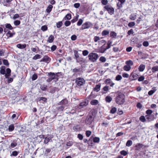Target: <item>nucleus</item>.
<instances>
[{
	"instance_id": "nucleus-20",
	"label": "nucleus",
	"mask_w": 158,
	"mask_h": 158,
	"mask_svg": "<svg viewBox=\"0 0 158 158\" xmlns=\"http://www.w3.org/2000/svg\"><path fill=\"white\" fill-rule=\"evenodd\" d=\"M54 39V36L51 35L49 36L47 41L49 43H51L53 42Z\"/></svg>"
},
{
	"instance_id": "nucleus-26",
	"label": "nucleus",
	"mask_w": 158,
	"mask_h": 158,
	"mask_svg": "<svg viewBox=\"0 0 158 158\" xmlns=\"http://www.w3.org/2000/svg\"><path fill=\"white\" fill-rule=\"evenodd\" d=\"M74 54L75 58L77 60V62H79V61H78L77 59L79 57V56L78 53V52L77 50H74Z\"/></svg>"
},
{
	"instance_id": "nucleus-3",
	"label": "nucleus",
	"mask_w": 158,
	"mask_h": 158,
	"mask_svg": "<svg viewBox=\"0 0 158 158\" xmlns=\"http://www.w3.org/2000/svg\"><path fill=\"white\" fill-rule=\"evenodd\" d=\"M89 60L92 62H95L99 57L98 55L96 53L91 52L89 55Z\"/></svg>"
},
{
	"instance_id": "nucleus-50",
	"label": "nucleus",
	"mask_w": 158,
	"mask_h": 158,
	"mask_svg": "<svg viewBox=\"0 0 158 158\" xmlns=\"http://www.w3.org/2000/svg\"><path fill=\"white\" fill-rule=\"evenodd\" d=\"M63 24L62 21H59L56 23V26L57 28H59L61 27Z\"/></svg>"
},
{
	"instance_id": "nucleus-16",
	"label": "nucleus",
	"mask_w": 158,
	"mask_h": 158,
	"mask_svg": "<svg viewBox=\"0 0 158 158\" xmlns=\"http://www.w3.org/2000/svg\"><path fill=\"white\" fill-rule=\"evenodd\" d=\"M143 145L141 143H138L135 147V150L137 151L139 150L143 147Z\"/></svg>"
},
{
	"instance_id": "nucleus-55",
	"label": "nucleus",
	"mask_w": 158,
	"mask_h": 158,
	"mask_svg": "<svg viewBox=\"0 0 158 158\" xmlns=\"http://www.w3.org/2000/svg\"><path fill=\"white\" fill-rule=\"evenodd\" d=\"M122 79V77L121 75H117L115 77V80L117 81H119L121 80Z\"/></svg>"
},
{
	"instance_id": "nucleus-53",
	"label": "nucleus",
	"mask_w": 158,
	"mask_h": 158,
	"mask_svg": "<svg viewBox=\"0 0 158 158\" xmlns=\"http://www.w3.org/2000/svg\"><path fill=\"white\" fill-rule=\"evenodd\" d=\"M20 21L19 20H16L14 21V23L16 26L19 25L20 24Z\"/></svg>"
},
{
	"instance_id": "nucleus-19",
	"label": "nucleus",
	"mask_w": 158,
	"mask_h": 158,
	"mask_svg": "<svg viewBox=\"0 0 158 158\" xmlns=\"http://www.w3.org/2000/svg\"><path fill=\"white\" fill-rule=\"evenodd\" d=\"M106 48L104 45L102 46L99 49L98 52L100 53H103L106 50Z\"/></svg>"
},
{
	"instance_id": "nucleus-28",
	"label": "nucleus",
	"mask_w": 158,
	"mask_h": 158,
	"mask_svg": "<svg viewBox=\"0 0 158 158\" xmlns=\"http://www.w3.org/2000/svg\"><path fill=\"white\" fill-rule=\"evenodd\" d=\"M48 86L45 84L41 85L40 86L41 89L43 91H45L47 89Z\"/></svg>"
},
{
	"instance_id": "nucleus-31",
	"label": "nucleus",
	"mask_w": 158,
	"mask_h": 158,
	"mask_svg": "<svg viewBox=\"0 0 158 158\" xmlns=\"http://www.w3.org/2000/svg\"><path fill=\"white\" fill-rule=\"evenodd\" d=\"M14 125L11 124L9 126L8 129L9 132H12L14 130Z\"/></svg>"
},
{
	"instance_id": "nucleus-14",
	"label": "nucleus",
	"mask_w": 158,
	"mask_h": 158,
	"mask_svg": "<svg viewBox=\"0 0 158 158\" xmlns=\"http://www.w3.org/2000/svg\"><path fill=\"white\" fill-rule=\"evenodd\" d=\"M59 91V89L58 88L55 87H51L50 89L49 92L52 94L54 93L55 92L58 91Z\"/></svg>"
},
{
	"instance_id": "nucleus-36",
	"label": "nucleus",
	"mask_w": 158,
	"mask_h": 158,
	"mask_svg": "<svg viewBox=\"0 0 158 158\" xmlns=\"http://www.w3.org/2000/svg\"><path fill=\"white\" fill-rule=\"evenodd\" d=\"M129 18L131 20H135L136 18V15L134 14H131L130 15Z\"/></svg>"
},
{
	"instance_id": "nucleus-11",
	"label": "nucleus",
	"mask_w": 158,
	"mask_h": 158,
	"mask_svg": "<svg viewBox=\"0 0 158 158\" xmlns=\"http://www.w3.org/2000/svg\"><path fill=\"white\" fill-rule=\"evenodd\" d=\"M68 103V101L66 99H64L59 102L58 104L60 105L64 106Z\"/></svg>"
},
{
	"instance_id": "nucleus-22",
	"label": "nucleus",
	"mask_w": 158,
	"mask_h": 158,
	"mask_svg": "<svg viewBox=\"0 0 158 158\" xmlns=\"http://www.w3.org/2000/svg\"><path fill=\"white\" fill-rule=\"evenodd\" d=\"M53 6L52 5H49L46 9V11L48 13H49L52 11Z\"/></svg>"
},
{
	"instance_id": "nucleus-21",
	"label": "nucleus",
	"mask_w": 158,
	"mask_h": 158,
	"mask_svg": "<svg viewBox=\"0 0 158 158\" xmlns=\"http://www.w3.org/2000/svg\"><path fill=\"white\" fill-rule=\"evenodd\" d=\"M16 46L18 48L22 49H24L26 48V45L25 44H17V45Z\"/></svg>"
},
{
	"instance_id": "nucleus-37",
	"label": "nucleus",
	"mask_w": 158,
	"mask_h": 158,
	"mask_svg": "<svg viewBox=\"0 0 158 158\" xmlns=\"http://www.w3.org/2000/svg\"><path fill=\"white\" fill-rule=\"evenodd\" d=\"M120 153L121 155L125 156L127 155L128 153L127 151L123 150L120 152Z\"/></svg>"
},
{
	"instance_id": "nucleus-57",
	"label": "nucleus",
	"mask_w": 158,
	"mask_h": 158,
	"mask_svg": "<svg viewBox=\"0 0 158 158\" xmlns=\"http://www.w3.org/2000/svg\"><path fill=\"white\" fill-rule=\"evenodd\" d=\"M37 75L36 74H34L32 76V81H34L37 78Z\"/></svg>"
},
{
	"instance_id": "nucleus-24",
	"label": "nucleus",
	"mask_w": 158,
	"mask_h": 158,
	"mask_svg": "<svg viewBox=\"0 0 158 158\" xmlns=\"http://www.w3.org/2000/svg\"><path fill=\"white\" fill-rule=\"evenodd\" d=\"M112 42L110 40L108 41L107 43V46L106 47V49L107 50L110 48L111 46H113L114 44L112 45Z\"/></svg>"
},
{
	"instance_id": "nucleus-27",
	"label": "nucleus",
	"mask_w": 158,
	"mask_h": 158,
	"mask_svg": "<svg viewBox=\"0 0 158 158\" xmlns=\"http://www.w3.org/2000/svg\"><path fill=\"white\" fill-rule=\"evenodd\" d=\"M79 15H77L75 17H74V18L71 20V23H73L78 20Z\"/></svg>"
},
{
	"instance_id": "nucleus-34",
	"label": "nucleus",
	"mask_w": 158,
	"mask_h": 158,
	"mask_svg": "<svg viewBox=\"0 0 158 158\" xmlns=\"http://www.w3.org/2000/svg\"><path fill=\"white\" fill-rule=\"evenodd\" d=\"M98 102L97 100H93L90 102V104L93 105H97Z\"/></svg>"
},
{
	"instance_id": "nucleus-48",
	"label": "nucleus",
	"mask_w": 158,
	"mask_h": 158,
	"mask_svg": "<svg viewBox=\"0 0 158 158\" xmlns=\"http://www.w3.org/2000/svg\"><path fill=\"white\" fill-rule=\"evenodd\" d=\"M83 22V20L81 19H79L77 23V25L78 26H80L82 25Z\"/></svg>"
},
{
	"instance_id": "nucleus-5",
	"label": "nucleus",
	"mask_w": 158,
	"mask_h": 158,
	"mask_svg": "<svg viewBox=\"0 0 158 158\" xmlns=\"http://www.w3.org/2000/svg\"><path fill=\"white\" fill-rule=\"evenodd\" d=\"M93 26L92 23L89 21L86 22L82 25L80 28V30H83L85 29H88Z\"/></svg>"
},
{
	"instance_id": "nucleus-25",
	"label": "nucleus",
	"mask_w": 158,
	"mask_h": 158,
	"mask_svg": "<svg viewBox=\"0 0 158 158\" xmlns=\"http://www.w3.org/2000/svg\"><path fill=\"white\" fill-rule=\"evenodd\" d=\"M145 65L143 64H141L138 68L139 71L140 72H143L145 68Z\"/></svg>"
},
{
	"instance_id": "nucleus-46",
	"label": "nucleus",
	"mask_w": 158,
	"mask_h": 158,
	"mask_svg": "<svg viewBox=\"0 0 158 158\" xmlns=\"http://www.w3.org/2000/svg\"><path fill=\"white\" fill-rule=\"evenodd\" d=\"M3 62L4 65L7 66H9V63L8 61L7 60L4 59L3 60Z\"/></svg>"
},
{
	"instance_id": "nucleus-59",
	"label": "nucleus",
	"mask_w": 158,
	"mask_h": 158,
	"mask_svg": "<svg viewBox=\"0 0 158 158\" xmlns=\"http://www.w3.org/2000/svg\"><path fill=\"white\" fill-rule=\"evenodd\" d=\"M135 25V23L134 22H131L128 24V26L130 27H132Z\"/></svg>"
},
{
	"instance_id": "nucleus-4",
	"label": "nucleus",
	"mask_w": 158,
	"mask_h": 158,
	"mask_svg": "<svg viewBox=\"0 0 158 158\" xmlns=\"http://www.w3.org/2000/svg\"><path fill=\"white\" fill-rule=\"evenodd\" d=\"M11 70L10 68H8L6 69V73L5 75V78L8 79V82L10 83L13 81V79L12 78L9 77L11 75Z\"/></svg>"
},
{
	"instance_id": "nucleus-52",
	"label": "nucleus",
	"mask_w": 158,
	"mask_h": 158,
	"mask_svg": "<svg viewBox=\"0 0 158 158\" xmlns=\"http://www.w3.org/2000/svg\"><path fill=\"white\" fill-rule=\"evenodd\" d=\"M112 81L111 80V79L110 78H108L106 79L105 81V83L106 84H110V83Z\"/></svg>"
},
{
	"instance_id": "nucleus-44",
	"label": "nucleus",
	"mask_w": 158,
	"mask_h": 158,
	"mask_svg": "<svg viewBox=\"0 0 158 158\" xmlns=\"http://www.w3.org/2000/svg\"><path fill=\"white\" fill-rule=\"evenodd\" d=\"M71 18V15L70 14H67L65 17V19L68 20H70Z\"/></svg>"
},
{
	"instance_id": "nucleus-7",
	"label": "nucleus",
	"mask_w": 158,
	"mask_h": 158,
	"mask_svg": "<svg viewBox=\"0 0 158 158\" xmlns=\"http://www.w3.org/2000/svg\"><path fill=\"white\" fill-rule=\"evenodd\" d=\"M104 8L106 10L108 13L110 15H112L114 14V9L109 5L105 6Z\"/></svg>"
},
{
	"instance_id": "nucleus-1",
	"label": "nucleus",
	"mask_w": 158,
	"mask_h": 158,
	"mask_svg": "<svg viewBox=\"0 0 158 158\" xmlns=\"http://www.w3.org/2000/svg\"><path fill=\"white\" fill-rule=\"evenodd\" d=\"M115 94L116 96L114 99L116 103L118 105H123L125 102V95L120 92H118Z\"/></svg>"
},
{
	"instance_id": "nucleus-64",
	"label": "nucleus",
	"mask_w": 158,
	"mask_h": 158,
	"mask_svg": "<svg viewBox=\"0 0 158 158\" xmlns=\"http://www.w3.org/2000/svg\"><path fill=\"white\" fill-rule=\"evenodd\" d=\"M71 21H66L65 22L64 25L66 27L69 26L71 24Z\"/></svg>"
},
{
	"instance_id": "nucleus-30",
	"label": "nucleus",
	"mask_w": 158,
	"mask_h": 158,
	"mask_svg": "<svg viewBox=\"0 0 158 158\" xmlns=\"http://www.w3.org/2000/svg\"><path fill=\"white\" fill-rule=\"evenodd\" d=\"M112 100V98L109 96H107L105 98V100L106 102L110 103V102Z\"/></svg>"
},
{
	"instance_id": "nucleus-8",
	"label": "nucleus",
	"mask_w": 158,
	"mask_h": 158,
	"mask_svg": "<svg viewBox=\"0 0 158 158\" xmlns=\"http://www.w3.org/2000/svg\"><path fill=\"white\" fill-rule=\"evenodd\" d=\"M17 140L14 139L11 141L10 144L9 146V148L12 150H14V148L17 145Z\"/></svg>"
},
{
	"instance_id": "nucleus-58",
	"label": "nucleus",
	"mask_w": 158,
	"mask_h": 158,
	"mask_svg": "<svg viewBox=\"0 0 158 158\" xmlns=\"http://www.w3.org/2000/svg\"><path fill=\"white\" fill-rule=\"evenodd\" d=\"M18 154V153L17 151H14L12 152V154H11L10 156H16Z\"/></svg>"
},
{
	"instance_id": "nucleus-45",
	"label": "nucleus",
	"mask_w": 158,
	"mask_h": 158,
	"mask_svg": "<svg viewBox=\"0 0 158 158\" xmlns=\"http://www.w3.org/2000/svg\"><path fill=\"white\" fill-rule=\"evenodd\" d=\"M132 141L129 140H128L127 142V143H126V145L127 147H130L132 145Z\"/></svg>"
},
{
	"instance_id": "nucleus-40",
	"label": "nucleus",
	"mask_w": 158,
	"mask_h": 158,
	"mask_svg": "<svg viewBox=\"0 0 158 158\" xmlns=\"http://www.w3.org/2000/svg\"><path fill=\"white\" fill-rule=\"evenodd\" d=\"M6 28L10 30H12L13 29V27L11 26V24L9 23L6 24Z\"/></svg>"
},
{
	"instance_id": "nucleus-51",
	"label": "nucleus",
	"mask_w": 158,
	"mask_h": 158,
	"mask_svg": "<svg viewBox=\"0 0 158 158\" xmlns=\"http://www.w3.org/2000/svg\"><path fill=\"white\" fill-rule=\"evenodd\" d=\"M139 120L142 122H144L146 121V119L144 116H141L139 117Z\"/></svg>"
},
{
	"instance_id": "nucleus-10",
	"label": "nucleus",
	"mask_w": 158,
	"mask_h": 158,
	"mask_svg": "<svg viewBox=\"0 0 158 158\" xmlns=\"http://www.w3.org/2000/svg\"><path fill=\"white\" fill-rule=\"evenodd\" d=\"M138 78V75L135 73H132L130 76V79L131 81L136 80Z\"/></svg>"
},
{
	"instance_id": "nucleus-32",
	"label": "nucleus",
	"mask_w": 158,
	"mask_h": 158,
	"mask_svg": "<svg viewBox=\"0 0 158 158\" xmlns=\"http://www.w3.org/2000/svg\"><path fill=\"white\" fill-rule=\"evenodd\" d=\"M15 33L14 32L13 33L11 32L10 31H9L6 34V35L8 36V38L12 37L13 35L15 34Z\"/></svg>"
},
{
	"instance_id": "nucleus-29",
	"label": "nucleus",
	"mask_w": 158,
	"mask_h": 158,
	"mask_svg": "<svg viewBox=\"0 0 158 158\" xmlns=\"http://www.w3.org/2000/svg\"><path fill=\"white\" fill-rule=\"evenodd\" d=\"M151 71L152 73H154L158 71V66H153L152 68Z\"/></svg>"
},
{
	"instance_id": "nucleus-17",
	"label": "nucleus",
	"mask_w": 158,
	"mask_h": 158,
	"mask_svg": "<svg viewBox=\"0 0 158 158\" xmlns=\"http://www.w3.org/2000/svg\"><path fill=\"white\" fill-rule=\"evenodd\" d=\"M101 86V83H99L98 84L96 85L94 89V90L97 92H98L100 90Z\"/></svg>"
},
{
	"instance_id": "nucleus-33",
	"label": "nucleus",
	"mask_w": 158,
	"mask_h": 158,
	"mask_svg": "<svg viewBox=\"0 0 158 158\" xmlns=\"http://www.w3.org/2000/svg\"><path fill=\"white\" fill-rule=\"evenodd\" d=\"M109 33V31L106 30H104L102 31V34L103 36H105L108 35Z\"/></svg>"
},
{
	"instance_id": "nucleus-56",
	"label": "nucleus",
	"mask_w": 158,
	"mask_h": 158,
	"mask_svg": "<svg viewBox=\"0 0 158 158\" xmlns=\"http://www.w3.org/2000/svg\"><path fill=\"white\" fill-rule=\"evenodd\" d=\"M99 60L100 61L102 62H104L106 61V58L104 57L101 56L100 57L99 59Z\"/></svg>"
},
{
	"instance_id": "nucleus-42",
	"label": "nucleus",
	"mask_w": 158,
	"mask_h": 158,
	"mask_svg": "<svg viewBox=\"0 0 158 158\" xmlns=\"http://www.w3.org/2000/svg\"><path fill=\"white\" fill-rule=\"evenodd\" d=\"M51 139L50 138V137H46L44 138V143L45 144H47L48 142L50 141V140Z\"/></svg>"
},
{
	"instance_id": "nucleus-43",
	"label": "nucleus",
	"mask_w": 158,
	"mask_h": 158,
	"mask_svg": "<svg viewBox=\"0 0 158 158\" xmlns=\"http://www.w3.org/2000/svg\"><path fill=\"white\" fill-rule=\"evenodd\" d=\"M41 56L40 55L38 54H36L33 57V59L36 60L41 58Z\"/></svg>"
},
{
	"instance_id": "nucleus-60",
	"label": "nucleus",
	"mask_w": 158,
	"mask_h": 158,
	"mask_svg": "<svg viewBox=\"0 0 158 158\" xmlns=\"http://www.w3.org/2000/svg\"><path fill=\"white\" fill-rule=\"evenodd\" d=\"M89 53L88 51L87 50H85L82 52V54L84 56H87Z\"/></svg>"
},
{
	"instance_id": "nucleus-38",
	"label": "nucleus",
	"mask_w": 158,
	"mask_h": 158,
	"mask_svg": "<svg viewBox=\"0 0 158 158\" xmlns=\"http://www.w3.org/2000/svg\"><path fill=\"white\" fill-rule=\"evenodd\" d=\"M126 64L127 65L131 66L133 64V62L132 61L130 60L129 61H126Z\"/></svg>"
},
{
	"instance_id": "nucleus-13",
	"label": "nucleus",
	"mask_w": 158,
	"mask_h": 158,
	"mask_svg": "<svg viewBox=\"0 0 158 158\" xmlns=\"http://www.w3.org/2000/svg\"><path fill=\"white\" fill-rule=\"evenodd\" d=\"M88 104V101L87 100H85L84 102H81L79 106L83 108L86 106Z\"/></svg>"
},
{
	"instance_id": "nucleus-23",
	"label": "nucleus",
	"mask_w": 158,
	"mask_h": 158,
	"mask_svg": "<svg viewBox=\"0 0 158 158\" xmlns=\"http://www.w3.org/2000/svg\"><path fill=\"white\" fill-rule=\"evenodd\" d=\"M48 75L49 77H50L53 78V80L56 78V75L54 73H48Z\"/></svg>"
},
{
	"instance_id": "nucleus-41",
	"label": "nucleus",
	"mask_w": 158,
	"mask_h": 158,
	"mask_svg": "<svg viewBox=\"0 0 158 158\" xmlns=\"http://www.w3.org/2000/svg\"><path fill=\"white\" fill-rule=\"evenodd\" d=\"M131 69V66H128L127 65H125L123 67V69L126 71H129Z\"/></svg>"
},
{
	"instance_id": "nucleus-15",
	"label": "nucleus",
	"mask_w": 158,
	"mask_h": 158,
	"mask_svg": "<svg viewBox=\"0 0 158 158\" xmlns=\"http://www.w3.org/2000/svg\"><path fill=\"white\" fill-rule=\"evenodd\" d=\"M146 117L149 122L153 121L154 119V116L152 115H148L146 116Z\"/></svg>"
},
{
	"instance_id": "nucleus-2",
	"label": "nucleus",
	"mask_w": 158,
	"mask_h": 158,
	"mask_svg": "<svg viewBox=\"0 0 158 158\" xmlns=\"http://www.w3.org/2000/svg\"><path fill=\"white\" fill-rule=\"evenodd\" d=\"M95 116L94 115V113H89L87 116L85 120V123L86 124L90 125L93 121Z\"/></svg>"
},
{
	"instance_id": "nucleus-49",
	"label": "nucleus",
	"mask_w": 158,
	"mask_h": 158,
	"mask_svg": "<svg viewBox=\"0 0 158 158\" xmlns=\"http://www.w3.org/2000/svg\"><path fill=\"white\" fill-rule=\"evenodd\" d=\"M100 141V139L99 137H95L93 139V141L94 143H98Z\"/></svg>"
},
{
	"instance_id": "nucleus-35",
	"label": "nucleus",
	"mask_w": 158,
	"mask_h": 158,
	"mask_svg": "<svg viewBox=\"0 0 158 158\" xmlns=\"http://www.w3.org/2000/svg\"><path fill=\"white\" fill-rule=\"evenodd\" d=\"M110 35L111 37L115 38L117 36V34L114 31H111Z\"/></svg>"
},
{
	"instance_id": "nucleus-63",
	"label": "nucleus",
	"mask_w": 158,
	"mask_h": 158,
	"mask_svg": "<svg viewBox=\"0 0 158 158\" xmlns=\"http://www.w3.org/2000/svg\"><path fill=\"white\" fill-rule=\"evenodd\" d=\"M73 72L75 74L76 73H77L80 72V69H77L75 68L73 70Z\"/></svg>"
},
{
	"instance_id": "nucleus-54",
	"label": "nucleus",
	"mask_w": 158,
	"mask_h": 158,
	"mask_svg": "<svg viewBox=\"0 0 158 158\" xmlns=\"http://www.w3.org/2000/svg\"><path fill=\"white\" fill-rule=\"evenodd\" d=\"M48 29L47 26L46 25H44L42 26L41 30L43 31H45Z\"/></svg>"
},
{
	"instance_id": "nucleus-12",
	"label": "nucleus",
	"mask_w": 158,
	"mask_h": 158,
	"mask_svg": "<svg viewBox=\"0 0 158 158\" xmlns=\"http://www.w3.org/2000/svg\"><path fill=\"white\" fill-rule=\"evenodd\" d=\"M6 67L5 66H2L0 68V73L1 74L4 75L6 74Z\"/></svg>"
},
{
	"instance_id": "nucleus-6",
	"label": "nucleus",
	"mask_w": 158,
	"mask_h": 158,
	"mask_svg": "<svg viewBox=\"0 0 158 158\" xmlns=\"http://www.w3.org/2000/svg\"><path fill=\"white\" fill-rule=\"evenodd\" d=\"M85 82V80L83 78L78 77L75 79V83L79 86L83 85Z\"/></svg>"
},
{
	"instance_id": "nucleus-61",
	"label": "nucleus",
	"mask_w": 158,
	"mask_h": 158,
	"mask_svg": "<svg viewBox=\"0 0 158 158\" xmlns=\"http://www.w3.org/2000/svg\"><path fill=\"white\" fill-rule=\"evenodd\" d=\"M91 133V132L89 131H86L85 134L86 136L89 137L90 136Z\"/></svg>"
},
{
	"instance_id": "nucleus-47",
	"label": "nucleus",
	"mask_w": 158,
	"mask_h": 158,
	"mask_svg": "<svg viewBox=\"0 0 158 158\" xmlns=\"http://www.w3.org/2000/svg\"><path fill=\"white\" fill-rule=\"evenodd\" d=\"M117 111V109L116 108L114 107L112 108L110 110V113L111 114H114Z\"/></svg>"
},
{
	"instance_id": "nucleus-18",
	"label": "nucleus",
	"mask_w": 158,
	"mask_h": 158,
	"mask_svg": "<svg viewBox=\"0 0 158 158\" xmlns=\"http://www.w3.org/2000/svg\"><path fill=\"white\" fill-rule=\"evenodd\" d=\"M109 86L106 85L102 89V90L104 91L102 92V94H105L107 92V91L109 90Z\"/></svg>"
},
{
	"instance_id": "nucleus-39",
	"label": "nucleus",
	"mask_w": 158,
	"mask_h": 158,
	"mask_svg": "<svg viewBox=\"0 0 158 158\" xmlns=\"http://www.w3.org/2000/svg\"><path fill=\"white\" fill-rule=\"evenodd\" d=\"M80 127L79 125H76L73 127V129L75 131H78L80 129Z\"/></svg>"
},
{
	"instance_id": "nucleus-62",
	"label": "nucleus",
	"mask_w": 158,
	"mask_h": 158,
	"mask_svg": "<svg viewBox=\"0 0 158 158\" xmlns=\"http://www.w3.org/2000/svg\"><path fill=\"white\" fill-rule=\"evenodd\" d=\"M65 108V106H64L61 105L58 107V110L60 111H62Z\"/></svg>"
},
{
	"instance_id": "nucleus-9",
	"label": "nucleus",
	"mask_w": 158,
	"mask_h": 158,
	"mask_svg": "<svg viewBox=\"0 0 158 158\" xmlns=\"http://www.w3.org/2000/svg\"><path fill=\"white\" fill-rule=\"evenodd\" d=\"M51 60V58L48 56H45L40 60V62H44L48 64L50 61Z\"/></svg>"
}]
</instances>
